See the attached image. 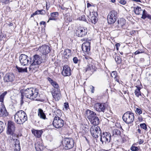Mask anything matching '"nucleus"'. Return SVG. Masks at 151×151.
I'll list each match as a JSON object with an SVG mask.
<instances>
[{"label": "nucleus", "instance_id": "nucleus-41", "mask_svg": "<svg viewBox=\"0 0 151 151\" xmlns=\"http://www.w3.org/2000/svg\"><path fill=\"white\" fill-rule=\"evenodd\" d=\"M78 19L80 20L83 21H86V19L85 18V16L84 14H82L78 17Z\"/></svg>", "mask_w": 151, "mask_h": 151}, {"label": "nucleus", "instance_id": "nucleus-48", "mask_svg": "<svg viewBox=\"0 0 151 151\" xmlns=\"http://www.w3.org/2000/svg\"><path fill=\"white\" fill-rule=\"evenodd\" d=\"M73 62L75 63H78V58L77 57H75L73 58Z\"/></svg>", "mask_w": 151, "mask_h": 151}, {"label": "nucleus", "instance_id": "nucleus-62", "mask_svg": "<svg viewBox=\"0 0 151 151\" xmlns=\"http://www.w3.org/2000/svg\"><path fill=\"white\" fill-rule=\"evenodd\" d=\"M49 7H48V8L47 7V4H46V9H47V10H48V8H49Z\"/></svg>", "mask_w": 151, "mask_h": 151}, {"label": "nucleus", "instance_id": "nucleus-55", "mask_svg": "<svg viewBox=\"0 0 151 151\" xmlns=\"http://www.w3.org/2000/svg\"><path fill=\"white\" fill-rule=\"evenodd\" d=\"M40 24H43V25H45L46 24V23L45 22L42 21V22H40Z\"/></svg>", "mask_w": 151, "mask_h": 151}, {"label": "nucleus", "instance_id": "nucleus-42", "mask_svg": "<svg viewBox=\"0 0 151 151\" xmlns=\"http://www.w3.org/2000/svg\"><path fill=\"white\" fill-rule=\"evenodd\" d=\"M140 127L144 129L147 131V125L145 123L141 124H140Z\"/></svg>", "mask_w": 151, "mask_h": 151}, {"label": "nucleus", "instance_id": "nucleus-32", "mask_svg": "<svg viewBox=\"0 0 151 151\" xmlns=\"http://www.w3.org/2000/svg\"><path fill=\"white\" fill-rule=\"evenodd\" d=\"M111 76L113 78H114L115 81H117L118 82H119V79L117 76V74L116 71H113L111 74Z\"/></svg>", "mask_w": 151, "mask_h": 151}, {"label": "nucleus", "instance_id": "nucleus-27", "mask_svg": "<svg viewBox=\"0 0 151 151\" xmlns=\"http://www.w3.org/2000/svg\"><path fill=\"white\" fill-rule=\"evenodd\" d=\"M38 114L39 116L41 119H46V116L42 109H38Z\"/></svg>", "mask_w": 151, "mask_h": 151}, {"label": "nucleus", "instance_id": "nucleus-37", "mask_svg": "<svg viewBox=\"0 0 151 151\" xmlns=\"http://www.w3.org/2000/svg\"><path fill=\"white\" fill-rule=\"evenodd\" d=\"M5 127V125L4 123L0 121V134L4 130Z\"/></svg>", "mask_w": 151, "mask_h": 151}, {"label": "nucleus", "instance_id": "nucleus-23", "mask_svg": "<svg viewBox=\"0 0 151 151\" xmlns=\"http://www.w3.org/2000/svg\"><path fill=\"white\" fill-rule=\"evenodd\" d=\"M48 80L54 87V89L53 90H57V89H59V86L56 82L54 81L51 78H48Z\"/></svg>", "mask_w": 151, "mask_h": 151}, {"label": "nucleus", "instance_id": "nucleus-11", "mask_svg": "<svg viewBox=\"0 0 151 151\" xmlns=\"http://www.w3.org/2000/svg\"><path fill=\"white\" fill-rule=\"evenodd\" d=\"M125 20L124 18H121L118 19L117 22L115 23L114 25L115 29L117 30H121L125 24Z\"/></svg>", "mask_w": 151, "mask_h": 151}, {"label": "nucleus", "instance_id": "nucleus-2", "mask_svg": "<svg viewBox=\"0 0 151 151\" xmlns=\"http://www.w3.org/2000/svg\"><path fill=\"white\" fill-rule=\"evenodd\" d=\"M27 119L26 114L22 110L18 111L14 115L15 122L19 124H22L27 120Z\"/></svg>", "mask_w": 151, "mask_h": 151}, {"label": "nucleus", "instance_id": "nucleus-18", "mask_svg": "<svg viewBox=\"0 0 151 151\" xmlns=\"http://www.w3.org/2000/svg\"><path fill=\"white\" fill-rule=\"evenodd\" d=\"M71 71L70 68L68 65H64L63 67L62 73L65 76H70L71 74Z\"/></svg>", "mask_w": 151, "mask_h": 151}, {"label": "nucleus", "instance_id": "nucleus-53", "mask_svg": "<svg viewBox=\"0 0 151 151\" xmlns=\"http://www.w3.org/2000/svg\"><path fill=\"white\" fill-rule=\"evenodd\" d=\"M146 18H148V19L151 20V15L148 14L147 15Z\"/></svg>", "mask_w": 151, "mask_h": 151}, {"label": "nucleus", "instance_id": "nucleus-54", "mask_svg": "<svg viewBox=\"0 0 151 151\" xmlns=\"http://www.w3.org/2000/svg\"><path fill=\"white\" fill-rule=\"evenodd\" d=\"M144 142V141L142 139H140L139 141V144H141Z\"/></svg>", "mask_w": 151, "mask_h": 151}, {"label": "nucleus", "instance_id": "nucleus-8", "mask_svg": "<svg viewBox=\"0 0 151 151\" xmlns=\"http://www.w3.org/2000/svg\"><path fill=\"white\" fill-rule=\"evenodd\" d=\"M29 59L32 60V59H30L25 54H22L19 56L20 63L23 66L27 65L29 63H31L32 61H29Z\"/></svg>", "mask_w": 151, "mask_h": 151}, {"label": "nucleus", "instance_id": "nucleus-46", "mask_svg": "<svg viewBox=\"0 0 151 151\" xmlns=\"http://www.w3.org/2000/svg\"><path fill=\"white\" fill-rule=\"evenodd\" d=\"M91 20L92 23L94 24H95L97 21V19L95 17L93 16L91 17Z\"/></svg>", "mask_w": 151, "mask_h": 151}, {"label": "nucleus", "instance_id": "nucleus-19", "mask_svg": "<svg viewBox=\"0 0 151 151\" xmlns=\"http://www.w3.org/2000/svg\"><path fill=\"white\" fill-rule=\"evenodd\" d=\"M13 141V144L14 145V150L16 151H19L20 150V142L18 140V136L14 139H12V141ZM12 141L11 142H12Z\"/></svg>", "mask_w": 151, "mask_h": 151}, {"label": "nucleus", "instance_id": "nucleus-58", "mask_svg": "<svg viewBox=\"0 0 151 151\" xmlns=\"http://www.w3.org/2000/svg\"><path fill=\"white\" fill-rule=\"evenodd\" d=\"M137 131L140 134H141V130L139 129H137Z\"/></svg>", "mask_w": 151, "mask_h": 151}, {"label": "nucleus", "instance_id": "nucleus-39", "mask_svg": "<svg viewBox=\"0 0 151 151\" xmlns=\"http://www.w3.org/2000/svg\"><path fill=\"white\" fill-rule=\"evenodd\" d=\"M142 14L141 18L145 19L146 18V17L147 15L148 14L147 11L145 9L142 11Z\"/></svg>", "mask_w": 151, "mask_h": 151}, {"label": "nucleus", "instance_id": "nucleus-60", "mask_svg": "<svg viewBox=\"0 0 151 151\" xmlns=\"http://www.w3.org/2000/svg\"><path fill=\"white\" fill-rule=\"evenodd\" d=\"M9 25V26H12L13 25V24L12 23H10Z\"/></svg>", "mask_w": 151, "mask_h": 151}, {"label": "nucleus", "instance_id": "nucleus-43", "mask_svg": "<svg viewBox=\"0 0 151 151\" xmlns=\"http://www.w3.org/2000/svg\"><path fill=\"white\" fill-rule=\"evenodd\" d=\"M139 149V148L138 147L133 145L130 148V150L132 151H138Z\"/></svg>", "mask_w": 151, "mask_h": 151}, {"label": "nucleus", "instance_id": "nucleus-36", "mask_svg": "<svg viewBox=\"0 0 151 151\" xmlns=\"http://www.w3.org/2000/svg\"><path fill=\"white\" fill-rule=\"evenodd\" d=\"M16 68L18 70V71L19 73H22L24 72H27V68H20L18 67L17 65L16 67Z\"/></svg>", "mask_w": 151, "mask_h": 151}, {"label": "nucleus", "instance_id": "nucleus-12", "mask_svg": "<svg viewBox=\"0 0 151 151\" xmlns=\"http://www.w3.org/2000/svg\"><path fill=\"white\" fill-rule=\"evenodd\" d=\"M15 79V76L12 73H7L4 77V80L5 83H12Z\"/></svg>", "mask_w": 151, "mask_h": 151}, {"label": "nucleus", "instance_id": "nucleus-57", "mask_svg": "<svg viewBox=\"0 0 151 151\" xmlns=\"http://www.w3.org/2000/svg\"><path fill=\"white\" fill-rule=\"evenodd\" d=\"M140 53V52L139 51H137L134 52V53H135V55H137V54H139Z\"/></svg>", "mask_w": 151, "mask_h": 151}, {"label": "nucleus", "instance_id": "nucleus-56", "mask_svg": "<svg viewBox=\"0 0 151 151\" xmlns=\"http://www.w3.org/2000/svg\"><path fill=\"white\" fill-rule=\"evenodd\" d=\"M92 6V5L89 3H88L87 4V7L88 8H89L90 6Z\"/></svg>", "mask_w": 151, "mask_h": 151}, {"label": "nucleus", "instance_id": "nucleus-10", "mask_svg": "<svg viewBox=\"0 0 151 151\" xmlns=\"http://www.w3.org/2000/svg\"><path fill=\"white\" fill-rule=\"evenodd\" d=\"M52 124L55 128H60L63 126V121L60 118H54Z\"/></svg>", "mask_w": 151, "mask_h": 151}, {"label": "nucleus", "instance_id": "nucleus-26", "mask_svg": "<svg viewBox=\"0 0 151 151\" xmlns=\"http://www.w3.org/2000/svg\"><path fill=\"white\" fill-rule=\"evenodd\" d=\"M89 121H90L91 124L94 125L98 124L99 122V119L98 117L96 116Z\"/></svg>", "mask_w": 151, "mask_h": 151}, {"label": "nucleus", "instance_id": "nucleus-6", "mask_svg": "<svg viewBox=\"0 0 151 151\" xmlns=\"http://www.w3.org/2000/svg\"><path fill=\"white\" fill-rule=\"evenodd\" d=\"M100 141L102 144H107L109 143L111 140V134L107 132H104L100 134Z\"/></svg>", "mask_w": 151, "mask_h": 151}, {"label": "nucleus", "instance_id": "nucleus-49", "mask_svg": "<svg viewBox=\"0 0 151 151\" xmlns=\"http://www.w3.org/2000/svg\"><path fill=\"white\" fill-rule=\"evenodd\" d=\"M64 107L66 109L68 108L69 105L68 103H64Z\"/></svg>", "mask_w": 151, "mask_h": 151}, {"label": "nucleus", "instance_id": "nucleus-30", "mask_svg": "<svg viewBox=\"0 0 151 151\" xmlns=\"http://www.w3.org/2000/svg\"><path fill=\"white\" fill-rule=\"evenodd\" d=\"M95 67H93L91 64H87V66L85 68V72L90 70L92 71L94 70V69H95Z\"/></svg>", "mask_w": 151, "mask_h": 151}, {"label": "nucleus", "instance_id": "nucleus-4", "mask_svg": "<svg viewBox=\"0 0 151 151\" xmlns=\"http://www.w3.org/2000/svg\"><path fill=\"white\" fill-rule=\"evenodd\" d=\"M122 119L123 121L127 124H131L134 120V114L130 111H127L124 114Z\"/></svg>", "mask_w": 151, "mask_h": 151}, {"label": "nucleus", "instance_id": "nucleus-31", "mask_svg": "<svg viewBox=\"0 0 151 151\" xmlns=\"http://www.w3.org/2000/svg\"><path fill=\"white\" fill-rule=\"evenodd\" d=\"M133 8L134 13L137 14H141V13L143 11V10H142L141 8L138 6L134 7Z\"/></svg>", "mask_w": 151, "mask_h": 151}, {"label": "nucleus", "instance_id": "nucleus-13", "mask_svg": "<svg viewBox=\"0 0 151 151\" xmlns=\"http://www.w3.org/2000/svg\"><path fill=\"white\" fill-rule=\"evenodd\" d=\"M42 59L41 57L38 55H35L33 57L31 64L32 65H40L42 62Z\"/></svg>", "mask_w": 151, "mask_h": 151}, {"label": "nucleus", "instance_id": "nucleus-33", "mask_svg": "<svg viewBox=\"0 0 151 151\" xmlns=\"http://www.w3.org/2000/svg\"><path fill=\"white\" fill-rule=\"evenodd\" d=\"M35 147L37 151H41L42 150V147L41 144L37 142L35 143Z\"/></svg>", "mask_w": 151, "mask_h": 151}, {"label": "nucleus", "instance_id": "nucleus-1", "mask_svg": "<svg viewBox=\"0 0 151 151\" xmlns=\"http://www.w3.org/2000/svg\"><path fill=\"white\" fill-rule=\"evenodd\" d=\"M25 96L27 98L31 99H34L40 96L39 93V91L38 89L33 88H27L26 89L23 90L21 93V100L20 104L22 105L23 103V96Z\"/></svg>", "mask_w": 151, "mask_h": 151}, {"label": "nucleus", "instance_id": "nucleus-64", "mask_svg": "<svg viewBox=\"0 0 151 151\" xmlns=\"http://www.w3.org/2000/svg\"><path fill=\"white\" fill-rule=\"evenodd\" d=\"M9 0H5L6 1H9Z\"/></svg>", "mask_w": 151, "mask_h": 151}, {"label": "nucleus", "instance_id": "nucleus-38", "mask_svg": "<svg viewBox=\"0 0 151 151\" xmlns=\"http://www.w3.org/2000/svg\"><path fill=\"white\" fill-rule=\"evenodd\" d=\"M6 94L7 92L6 91H5L0 96V102L1 103H3L4 96Z\"/></svg>", "mask_w": 151, "mask_h": 151}, {"label": "nucleus", "instance_id": "nucleus-29", "mask_svg": "<svg viewBox=\"0 0 151 151\" xmlns=\"http://www.w3.org/2000/svg\"><path fill=\"white\" fill-rule=\"evenodd\" d=\"M6 112V110L4 106L2 103L1 104H0V115H3L5 112Z\"/></svg>", "mask_w": 151, "mask_h": 151}, {"label": "nucleus", "instance_id": "nucleus-51", "mask_svg": "<svg viewBox=\"0 0 151 151\" xmlns=\"http://www.w3.org/2000/svg\"><path fill=\"white\" fill-rule=\"evenodd\" d=\"M36 14H38V13L37 12V10L34 13L32 14L31 15V17H32L33 16H35Z\"/></svg>", "mask_w": 151, "mask_h": 151}, {"label": "nucleus", "instance_id": "nucleus-59", "mask_svg": "<svg viewBox=\"0 0 151 151\" xmlns=\"http://www.w3.org/2000/svg\"><path fill=\"white\" fill-rule=\"evenodd\" d=\"M133 1H134L136 2H140L141 1L140 0H132Z\"/></svg>", "mask_w": 151, "mask_h": 151}, {"label": "nucleus", "instance_id": "nucleus-44", "mask_svg": "<svg viewBox=\"0 0 151 151\" xmlns=\"http://www.w3.org/2000/svg\"><path fill=\"white\" fill-rule=\"evenodd\" d=\"M37 12L38 13V14H41L42 15H44L45 14L46 12L44 10H37Z\"/></svg>", "mask_w": 151, "mask_h": 151}, {"label": "nucleus", "instance_id": "nucleus-24", "mask_svg": "<svg viewBox=\"0 0 151 151\" xmlns=\"http://www.w3.org/2000/svg\"><path fill=\"white\" fill-rule=\"evenodd\" d=\"M112 137H116L120 136L121 133L120 131L118 129H114L112 131Z\"/></svg>", "mask_w": 151, "mask_h": 151}, {"label": "nucleus", "instance_id": "nucleus-61", "mask_svg": "<svg viewBox=\"0 0 151 151\" xmlns=\"http://www.w3.org/2000/svg\"><path fill=\"white\" fill-rule=\"evenodd\" d=\"M111 2L112 3H114L115 2V0H111Z\"/></svg>", "mask_w": 151, "mask_h": 151}, {"label": "nucleus", "instance_id": "nucleus-5", "mask_svg": "<svg viewBox=\"0 0 151 151\" xmlns=\"http://www.w3.org/2000/svg\"><path fill=\"white\" fill-rule=\"evenodd\" d=\"M117 12L114 10L110 12L107 17V21L109 24L114 23L118 17Z\"/></svg>", "mask_w": 151, "mask_h": 151}, {"label": "nucleus", "instance_id": "nucleus-3", "mask_svg": "<svg viewBox=\"0 0 151 151\" xmlns=\"http://www.w3.org/2000/svg\"><path fill=\"white\" fill-rule=\"evenodd\" d=\"M15 128V123L11 121H8L6 132L8 134L12 136V137H10V139L8 140L9 143H11L12 142V139H14L18 136L17 134L14 133Z\"/></svg>", "mask_w": 151, "mask_h": 151}, {"label": "nucleus", "instance_id": "nucleus-35", "mask_svg": "<svg viewBox=\"0 0 151 151\" xmlns=\"http://www.w3.org/2000/svg\"><path fill=\"white\" fill-rule=\"evenodd\" d=\"M140 88V87L137 86V88L135 90L134 93L135 95L137 97H139V96L141 95Z\"/></svg>", "mask_w": 151, "mask_h": 151}, {"label": "nucleus", "instance_id": "nucleus-15", "mask_svg": "<svg viewBox=\"0 0 151 151\" xmlns=\"http://www.w3.org/2000/svg\"><path fill=\"white\" fill-rule=\"evenodd\" d=\"M105 103H96L94 105V109L98 112H104L105 110Z\"/></svg>", "mask_w": 151, "mask_h": 151}, {"label": "nucleus", "instance_id": "nucleus-16", "mask_svg": "<svg viewBox=\"0 0 151 151\" xmlns=\"http://www.w3.org/2000/svg\"><path fill=\"white\" fill-rule=\"evenodd\" d=\"M52 109L53 116L54 118H60L62 116L61 111L56 108V106H53Z\"/></svg>", "mask_w": 151, "mask_h": 151}, {"label": "nucleus", "instance_id": "nucleus-50", "mask_svg": "<svg viewBox=\"0 0 151 151\" xmlns=\"http://www.w3.org/2000/svg\"><path fill=\"white\" fill-rule=\"evenodd\" d=\"M120 45V44L119 43H117L115 45V46L116 48V49L117 50H118V47H119Z\"/></svg>", "mask_w": 151, "mask_h": 151}, {"label": "nucleus", "instance_id": "nucleus-17", "mask_svg": "<svg viewBox=\"0 0 151 151\" xmlns=\"http://www.w3.org/2000/svg\"><path fill=\"white\" fill-rule=\"evenodd\" d=\"M52 94L53 97L56 101H58L60 99L61 95L60 89L53 90L52 92Z\"/></svg>", "mask_w": 151, "mask_h": 151}, {"label": "nucleus", "instance_id": "nucleus-7", "mask_svg": "<svg viewBox=\"0 0 151 151\" xmlns=\"http://www.w3.org/2000/svg\"><path fill=\"white\" fill-rule=\"evenodd\" d=\"M63 145L65 150L72 148L74 146V142L72 139L70 138H65L63 141Z\"/></svg>", "mask_w": 151, "mask_h": 151}, {"label": "nucleus", "instance_id": "nucleus-45", "mask_svg": "<svg viewBox=\"0 0 151 151\" xmlns=\"http://www.w3.org/2000/svg\"><path fill=\"white\" fill-rule=\"evenodd\" d=\"M136 113L137 114L139 115L142 113V111L141 109L137 108L135 111Z\"/></svg>", "mask_w": 151, "mask_h": 151}, {"label": "nucleus", "instance_id": "nucleus-20", "mask_svg": "<svg viewBox=\"0 0 151 151\" xmlns=\"http://www.w3.org/2000/svg\"><path fill=\"white\" fill-rule=\"evenodd\" d=\"M86 116L89 121L96 116V114L94 112L89 110H86Z\"/></svg>", "mask_w": 151, "mask_h": 151}, {"label": "nucleus", "instance_id": "nucleus-28", "mask_svg": "<svg viewBox=\"0 0 151 151\" xmlns=\"http://www.w3.org/2000/svg\"><path fill=\"white\" fill-rule=\"evenodd\" d=\"M51 17L49 19V20H56V18L58 16V13L57 12H54L51 13Z\"/></svg>", "mask_w": 151, "mask_h": 151}, {"label": "nucleus", "instance_id": "nucleus-9", "mask_svg": "<svg viewBox=\"0 0 151 151\" xmlns=\"http://www.w3.org/2000/svg\"><path fill=\"white\" fill-rule=\"evenodd\" d=\"M87 29L86 27H78L76 31L77 36L79 37H83L86 35Z\"/></svg>", "mask_w": 151, "mask_h": 151}, {"label": "nucleus", "instance_id": "nucleus-47", "mask_svg": "<svg viewBox=\"0 0 151 151\" xmlns=\"http://www.w3.org/2000/svg\"><path fill=\"white\" fill-rule=\"evenodd\" d=\"M119 3L125 5L126 3V1L124 0H120Z\"/></svg>", "mask_w": 151, "mask_h": 151}, {"label": "nucleus", "instance_id": "nucleus-14", "mask_svg": "<svg viewBox=\"0 0 151 151\" xmlns=\"http://www.w3.org/2000/svg\"><path fill=\"white\" fill-rule=\"evenodd\" d=\"M38 50L42 54L45 55L48 54L50 51V47L45 45L40 47L38 48Z\"/></svg>", "mask_w": 151, "mask_h": 151}, {"label": "nucleus", "instance_id": "nucleus-63", "mask_svg": "<svg viewBox=\"0 0 151 151\" xmlns=\"http://www.w3.org/2000/svg\"><path fill=\"white\" fill-rule=\"evenodd\" d=\"M120 54L121 55H122L123 54V52H120Z\"/></svg>", "mask_w": 151, "mask_h": 151}, {"label": "nucleus", "instance_id": "nucleus-52", "mask_svg": "<svg viewBox=\"0 0 151 151\" xmlns=\"http://www.w3.org/2000/svg\"><path fill=\"white\" fill-rule=\"evenodd\" d=\"M90 88L91 89H92L91 91V92L92 93H93L94 92V88L93 86H91Z\"/></svg>", "mask_w": 151, "mask_h": 151}, {"label": "nucleus", "instance_id": "nucleus-22", "mask_svg": "<svg viewBox=\"0 0 151 151\" xmlns=\"http://www.w3.org/2000/svg\"><path fill=\"white\" fill-rule=\"evenodd\" d=\"M89 44V43L88 42L86 44H83L82 46V49L83 52L87 54L88 53L90 50Z\"/></svg>", "mask_w": 151, "mask_h": 151}, {"label": "nucleus", "instance_id": "nucleus-40", "mask_svg": "<svg viewBox=\"0 0 151 151\" xmlns=\"http://www.w3.org/2000/svg\"><path fill=\"white\" fill-rule=\"evenodd\" d=\"M115 60L117 64H120L122 62V59L119 56H116Z\"/></svg>", "mask_w": 151, "mask_h": 151}, {"label": "nucleus", "instance_id": "nucleus-25", "mask_svg": "<svg viewBox=\"0 0 151 151\" xmlns=\"http://www.w3.org/2000/svg\"><path fill=\"white\" fill-rule=\"evenodd\" d=\"M43 132L42 130H35L32 131V132L36 137H40L41 136Z\"/></svg>", "mask_w": 151, "mask_h": 151}, {"label": "nucleus", "instance_id": "nucleus-21", "mask_svg": "<svg viewBox=\"0 0 151 151\" xmlns=\"http://www.w3.org/2000/svg\"><path fill=\"white\" fill-rule=\"evenodd\" d=\"M100 130L99 127L97 126L96 127H92L90 129V131L91 134L93 135H94L95 138L98 137V136L97 134L99 133V130Z\"/></svg>", "mask_w": 151, "mask_h": 151}, {"label": "nucleus", "instance_id": "nucleus-34", "mask_svg": "<svg viewBox=\"0 0 151 151\" xmlns=\"http://www.w3.org/2000/svg\"><path fill=\"white\" fill-rule=\"evenodd\" d=\"M71 51L69 49L65 50L63 54L65 56H67L68 57L71 56Z\"/></svg>", "mask_w": 151, "mask_h": 151}]
</instances>
